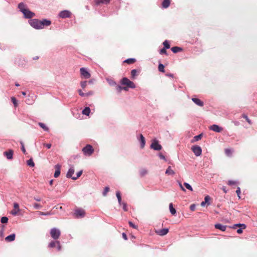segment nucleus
Here are the masks:
<instances>
[{
  "label": "nucleus",
  "mask_w": 257,
  "mask_h": 257,
  "mask_svg": "<svg viewBox=\"0 0 257 257\" xmlns=\"http://www.w3.org/2000/svg\"><path fill=\"white\" fill-rule=\"evenodd\" d=\"M18 8L21 12L24 17L26 19H31L35 16V14L27 9L26 5L24 3H20L18 5Z\"/></svg>",
  "instance_id": "1"
},
{
  "label": "nucleus",
  "mask_w": 257,
  "mask_h": 257,
  "mask_svg": "<svg viewBox=\"0 0 257 257\" xmlns=\"http://www.w3.org/2000/svg\"><path fill=\"white\" fill-rule=\"evenodd\" d=\"M121 83L122 85H126L128 87L131 88H136L135 83L126 77H124L121 79Z\"/></svg>",
  "instance_id": "2"
},
{
  "label": "nucleus",
  "mask_w": 257,
  "mask_h": 257,
  "mask_svg": "<svg viewBox=\"0 0 257 257\" xmlns=\"http://www.w3.org/2000/svg\"><path fill=\"white\" fill-rule=\"evenodd\" d=\"M51 237L55 240L58 239L61 235L60 230L57 228H53L50 230Z\"/></svg>",
  "instance_id": "3"
},
{
  "label": "nucleus",
  "mask_w": 257,
  "mask_h": 257,
  "mask_svg": "<svg viewBox=\"0 0 257 257\" xmlns=\"http://www.w3.org/2000/svg\"><path fill=\"white\" fill-rule=\"evenodd\" d=\"M82 151L85 155L90 156L93 153L94 149L90 145H87L83 148Z\"/></svg>",
  "instance_id": "4"
},
{
  "label": "nucleus",
  "mask_w": 257,
  "mask_h": 257,
  "mask_svg": "<svg viewBox=\"0 0 257 257\" xmlns=\"http://www.w3.org/2000/svg\"><path fill=\"white\" fill-rule=\"evenodd\" d=\"M29 23L31 25V26L33 28L37 30L40 29L39 20L37 19H30V20H29Z\"/></svg>",
  "instance_id": "5"
},
{
  "label": "nucleus",
  "mask_w": 257,
  "mask_h": 257,
  "mask_svg": "<svg viewBox=\"0 0 257 257\" xmlns=\"http://www.w3.org/2000/svg\"><path fill=\"white\" fill-rule=\"evenodd\" d=\"M191 150L196 157L200 156L201 155L202 149L200 146L197 145L193 146Z\"/></svg>",
  "instance_id": "6"
},
{
  "label": "nucleus",
  "mask_w": 257,
  "mask_h": 257,
  "mask_svg": "<svg viewBox=\"0 0 257 257\" xmlns=\"http://www.w3.org/2000/svg\"><path fill=\"white\" fill-rule=\"evenodd\" d=\"M151 148L155 151H160L162 149V146L159 144V142L156 140H154L151 145Z\"/></svg>",
  "instance_id": "7"
},
{
  "label": "nucleus",
  "mask_w": 257,
  "mask_h": 257,
  "mask_svg": "<svg viewBox=\"0 0 257 257\" xmlns=\"http://www.w3.org/2000/svg\"><path fill=\"white\" fill-rule=\"evenodd\" d=\"M81 75L85 79L89 78L91 76L90 73L85 68L82 67L80 69Z\"/></svg>",
  "instance_id": "8"
},
{
  "label": "nucleus",
  "mask_w": 257,
  "mask_h": 257,
  "mask_svg": "<svg viewBox=\"0 0 257 257\" xmlns=\"http://www.w3.org/2000/svg\"><path fill=\"white\" fill-rule=\"evenodd\" d=\"M85 215V211L82 209H77L75 210L74 215L76 218H82Z\"/></svg>",
  "instance_id": "9"
},
{
  "label": "nucleus",
  "mask_w": 257,
  "mask_h": 257,
  "mask_svg": "<svg viewBox=\"0 0 257 257\" xmlns=\"http://www.w3.org/2000/svg\"><path fill=\"white\" fill-rule=\"evenodd\" d=\"M51 24V21L48 19H43L42 20H40V29H43L46 26H49Z\"/></svg>",
  "instance_id": "10"
},
{
  "label": "nucleus",
  "mask_w": 257,
  "mask_h": 257,
  "mask_svg": "<svg viewBox=\"0 0 257 257\" xmlns=\"http://www.w3.org/2000/svg\"><path fill=\"white\" fill-rule=\"evenodd\" d=\"M71 13L68 10H64L60 12L59 16L61 18H70L71 17Z\"/></svg>",
  "instance_id": "11"
},
{
  "label": "nucleus",
  "mask_w": 257,
  "mask_h": 257,
  "mask_svg": "<svg viewBox=\"0 0 257 257\" xmlns=\"http://www.w3.org/2000/svg\"><path fill=\"white\" fill-rule=\"evenodd\" d=\"M14 209L11 211V213L13 215L16 216L17 215L18 213L20 211L19 204L17 202H15L14 203Z\"/></svg>",
  "instance_id": "12"
},
{
  "label": "nucleus",
  "mask_w": 257,
  "mask_h": 257,
  "mask_svg": "<svg viewBox=\"0 0 257 257\" xmlns=\"http://www.w3.org/2000/svg\"><path fill=\"white\" fill-rule=\"evenodd\" d=\"M210 130L216 133H220L222 131V128L217 124H213L209 127Z\"/></svg>",
  "instance_id": "13"
},
{
  "label": "nucleus",
  "mask_w": 257,
  "mask_h": 257,
  "mask_svg": "<svg viewBox=\"0 0 257 257\" xmlns=\"http://www.w3.org/2000/svg\"><path fill=\"white\" fill-rule=\"evenodd\" d=\"M61 165L58 164L55 166V172L54 173V176L55 178H57L59 176L61 173Z\"/></svg>",
  "instance_id": "14"
},
{
  "label": "nucleus",
  "mask_w": 257,
  "mask_h": 257,
  "mask_svg": "<svg viewBox=\"0 0 257 257\" xmlns=\"http://www.w3.org/2000/svg\"><path fill=\"white\" fill-rule=\"evenodd\" d=\"M5 156L7 157L8 160H11L13 157V151L12 150H9L8 151L4 153Z\"/></svg>",
  "instance_id": "15"
},
{
  "label": "nucleus",
  "mask_w": 257,
  "mask_h": 257,
  "mask_svg": "<svg viewBox=\"0 0 257 257\" xmlns=\"http://www.w3.org/2000/svg\"><path fill=\"white\" fill-rule=\"evenodd\" d=\"M168 231L169 229L168 228H163L156 231V233L159 235L163 236L167 234Z\"/></svg>",
  "instance_id": "16"
},
{
  "label": "nucleus",
  "mask_w": 257,
  "mask_h": 257,
  "mask_svg": "<svg viewBox=\"0 0 257 257\" xmlns=\"http://www.w3.org/2000/svg\"><path fill=\"white\" fill-rule=\"evenodd\" d=\"M139 140L141 143V148L142 149L144 148L145 146L146 141L145 139L142 134L140 135V138L139 139Z\"/></svg>",
  "instance_id": "17"
},
{
  "label": "nucleus",
  "mask_w": 257,
  "mask_h": 257,
  "mask_svg": "<svg viewBox=\"0 0 257 257\" xmlns=\"http://www.w3.org/2000/svg\"><path fill=\"white\" fill-rule=\"evenodd\" d=\"M192 100L197 105L199 106H203V102L201 100H200L198 98H192Z\"/></svg>",
  "instance_id": "18"
},
{
  "label": "nucleus",
  "mask_w": 257,
  "mask_h": 257,
  "mask_svg": "<svg viewBox=\"0 0 257 257\" xmlns=\"http://www.w3.org/2000/svg\"><path fill=\"white\" fill-rule=\"evenodd\" d=\"M214 226L215 228L223 231H225L226 228V225H224L219 223L215 224Z\"/></svg>",
  "instance_id": "19"
},
{
  "label": "nucleus",
  "mask_w": 257,
  "mask_h": 257,
  "mask_svg": "<svg viewBox=\"0 0 257 257\" xmlns=\"http://www.w3.org/2000/svg\"><path fill=\"white\" fill-rule=\"evenodd\" d=\"M74 169L73 167H71L68 171L67 172V174H66V177L68 178H72V177H73V176H72L73 174H74Z\"/></svg>",
  "instance_id": "20"
},
{
  "label": "nucleus",
  "mask_w": 257,
  "mask_h": 257,
  "mask_svg": "<svg viewBox=\"0 0 257 257\" xmlns=\"http://www.w3.org/2000/svg\"><path fill=\"white\" fill-rule=\"evenodd\" d=\"M15 237H16L15 234L13 233V234H11L8 235V236H7L6 237L5 239L7 242H11V241H14L15 239Z\"/></svg>",
  "instance_id": "21"
},
{
  "label": "nucleus",
  "mask_w": 257,
  "mask_h": 257,
  "mask_svg": "<svg viewBox=\"0 0 257 257\" xmlns=\"http://www.w3.org/2000/svg\"><path fill=\"white\" fill-rule=\"evenodd\" d=\"M165 174L167 175H172H172H174L175 174V173L172 169L171 167L169 166L165 171Z\"/></svg>",
  "instance_id": "22"
},
{
  "label": "nucleus",
  "mask_w": 257,
  "mask_h": 257,
  "mask_svg": "<svg viewBox=\"0 0 257 257\" xmlns=\"http://www.w3.org/2000/svg\"><path fill=\"white\" fill-rule=\"evenodd\" d=\"M170 0H164L162 4V7L163 8L166 9L170 6Z\"/></svg>",
  "instance_id": "23"
},
{
  "label": "nucleus",
  "mask_w": 257,
  "mask_h": 257,
  "mask_svg": "<svg viewBox=\"0 0 257 257\" xmlns=\"http://www.w3.org/2000/svg\"><path fill=\"white\" fill-rule=\"evenodd\" d=\"M59 241L58 240H53L51 241L48 244V247L50 248H53L57 245L59 244Z\"/></svg>",
  "instance_id": "24"
},
{
  "label": "nucleus",
  "mask_w": 257,
  "mask_h": 257,
  "mask_svg": "<svg viewBox=\"0 0 257 257\" xmlns=\"http://www.w3.org/2000/svg\"><path fill=\"white\" fill-rule=\"evenodd\" d=\"M90 113V108L89 107H85L82 110V113L88 116Z\"/></svg>",
  "instance_id": "25"
},
{
  "label": "nucleus",
  "mask_w": 257,
  "mask_h": 257,
  "mask_svg": "<svg viewBox=\"0 0 257 257\" xmlns=\"http://www.w3.org/2000/svg\"><path fill=\"white\" fill-rule=\"evenodd\" d=\"M109 1L110 0H95L96 4L97 5L100 4H107Z\"/></svg>",
  "instance_id": "26"
},
{
  "label": "nucleus",
  "mask_w": 257,
  "mask_h": 257,
  "mask_svg": "<svg viewBox=\"0 0 257 257\" xmlns=\"http://www.w3.org/2000/svg\"><path fill=\"white\" fill-rule=\"evenodd\" d=\"M169 210H170V213L172 215H175L176 214V211L175 209L174 208V207L173 206V204L172 203H170V204H169Z\"/></svg>",
  "instance_id": "27"
},
{
  "label": "nucleus",
  "mask_w": 257,
  "mask_h": 257,
  "mask_svg": "<svg viewBox=\"0 0 257 257\" xmlns=\"http://www.w3.org/2000/svg\"><path fill=\"white\" fill-rule=\"evenodd\" d=\"M227 184L231 186H236L239 185V182L236 181L229 180L228 181Z\"/></svg>",
  "instance_id": "28"
},
{
  "label": "nucleus",
  "mask_w": 257,
  "mask_h": 257,
  "mask_svg": "<svg viewBox=\"0 0 257 257\" xmlns=\"http://www.w3.org/2000/svg\"><path fill=\"white\" fill-rule=\"evenodd\" d=\"M182 50V48H180V47H173L172 48H171V51L174 53H176L177 52H179L180 51H181Z\"/></svg>",
  "instance_id": "29"
},
{
  "label": "nucleus",
  "mask_w": 257,
  "mask_h": 257,
  "mask_svg": "<svg viewBox=\"0 0 257 257\" xmlns=\"http://www.w3.org/2000/svg\"><path fill=\"white\" fill-rule=\"evenodd\" d=\"M148 173V171L146 169H142L140 171V174L141 177H143Z\"/></svg>",
  "instance_id": "30"
},
{
  "label": "nucleus",
  "mask_w": 257,
  "mask_h": 257,
  "mask_svg": "<svg viewBox=\"0 0 257 257\" xmlns=\"http://www.w3.org/2000/svg\"><path fill=\"white\" fill-rule=\"evenodd\" d=\"M82 172V170H80V171L78 172L77 173L76 176H73V177H72V179H73V180H77L79 177H80L81 176Z\"/></svg>",
  "instance_id": "31"
},
{
  "label": "nucleus",
  "mask_w": 257,
  "mask_h": 257,
  "mask_svg": "<svg viewBox=\"0 0 257 257\" xmlns=\"http://www.w3.org/2000/svg\"><path fill=\"white\" fill-rule=\"evenodd\" d=\"M39 125L45 131H48L49 128L43 123L39 122Z\"/></svg>",
  "instance_id": "32"
},
{
  "label": "nucleus",
  "mask_w": 257,
  "mask_h": 257,
  "mask_svg": "<svg viewBox=\"0 0 257 257\" xmlns=\"http://www.w3.org/2000/svg\"><path fill=\"white\" fill-rule=\"evenodd\" d=\"M137 75V70L136 69H133L131 71V77L132 78L135 79L136 76Z\"/></svg>",
  "instance_id": "33"
},
{
  "label": "nucleus",
  "mask_w": 257,
  "mask_h": 257,
  "mask_svg": "<svg viewBox=\"0 0 257 257\" xmlns=\"http://www.w3.org/2000/svg\"><path fill=\"white\" fill-rule=\"evenodd\" d=\"M136 61V59L135 58H129L127 59L124 61V62L126 63L127 64H133Z\"/></svg>",
  "instance_id": "34"
},
{
  "label": "nucleus",
  "mask_w": 257,
  "mask_h": 257,
  "mask_svg": "<svg viewBox=\"0 0 257 257\" xmlns=\"http://www.w3.org/2000/svg\"><path fill=\"white\" fill-rule=\"evenodd\" d=\"M27 165L31 167L35 166V163L32 159H30L27 161Z\"/></svg>",
  "instance_id": "35"
},
{
  "label": "nucleus",
  "mask_w": 257,
  "mask_h": 257,
  "mask_svg": "<svg viewBox=\"0 0 257 257\" xmlns=\"http://www.w3.org/2000/svg\"><path fill=\"white\" fill-rule=\"evenodd\" d=\"M158 70L159 71L164 72V66L163 64L160 63L158 66Z\"/></svg>",
  "instance_id": "36"
},
{
  "label": "nucleus",
  "mask_w": 257,
  "mask_h": 257,
  "mask_svg": "<svg viewBox=\"0 0 257 257\" xmlns=\"http://www.w3.org/2000/svg\"><path fill=\"white\" fill-rule=\"evenodd\" d=\"M163 45H164V48L166 49L170 48V44L169 43V42L167 40H165L163 42Z\"/></svg>",
  "instance_id": "37"
},
{
  "label": "nucleus",
  "mask_w": 257,
  "mask_h": 257,
  "mask_svg": "<svg viewBox=\"0 0 257 257\" xmlns=\"http://www.w3.org/2000/svg\"><path fill=\"white\" fill-rule=\"evenodd\" d=\"M184 185L189 190L191 191H193L192 187H191V186L189 183L185 182L184 183Z\"/></svg>",
  "instance_id": "38"
},
{
  "label": "nucleus",
  "mask_w": 257,
  "mask_h": 257,
  "mask_svg": "<svg viewBox=\"0 0 257 257\" xmlns=\"http://www.w3.org/2000/svg\"><path fill=\"white\" fill-rule=\"evenodd\" d=\"M236 226L239 227V228L237 230V232L239 234H241V223H239L234 225L233 228H235Z\"/></svg>",
  "instance_id": "39"
},
{
  "label": "nucleus",
  "mask_w": 257,
  "mask_h": 257,
  "mask_svg": "<svg viewBox=\"0 0 257 257\" xmlns=\"http://www.w3.org/2000/svg\"><path fill=\"white\" fill-rule=\"evenodd\" d=\"M1 221L2 223H6L8 221V218L6 216L2 217Z\"/></svg>",
  "instance_id": "40"
},
{
  "label": "nucleus",
  "mask_w": 257,
  "mask_h": 257,
  "mask_svg": "<svg viewBox=\"0 0 257 257\" xmlns=\"http://www.w3.org/2000/svg\"><path fill=\"white\" fill-rule=\"evenodd\" d=\"M11 100H12V101L13 103L14 104V106L15 107H17L18 106V103H17V100L16 98L14 97H12L11 98Z\"/></svg>",
  "instance_id": "41"
},
{
  "label": "nucleus",
  "mask_w": 257,
  "mask_h": 257,
  "mask_svg": "<svg viewBox=\"0 0 257 257\" xmlns=\"http://www.w3.org/2000/svg\"><path fill=\"white\" fill-rule=\"evenodd\" d=\"M210 199V198L209 196L207 195L205 197L204 201L208 205H210V203H209Z\"/></svg>",
  "instance_id": "42"
},
{
  "label": "nucleus",
  "mask_w": 257,
  "mask_h": 257,
  "mask_svg": "<svg viewBox=\"0 0 257 257\" xmlns=\"http://www.w3.org/2000/svg\"><path fill=\"white\" fill-rule=\"evenodd\" d=\"M20 144L21 145V149H22V152L24 154H26V149H25V147H24V143L22 141H21L20 142Z\"/></svg>",
  "instance_id": "43"
},
{
  "label": "nucleus",
  "mask_w": 257,
  "mask_h": 257,
  "mask_svg": "<svg viewBox=\"0 0 257 257\" xmlns=\"http://www.w3.org/2000/svg\"><path fill=\"white\" fill-rule=\"evenodd\" d=\"M38 213L41 215H49L51 214V213L50 212H47L45 213L41 211H38Z\"/></svg>",
  "instance_id": "44"
},
{
  "label": "nucleus",
  "mask_w": 257,
  "mask_h": 257,
  "mask_svg": "<svg viewBox=\"0 0 257 257\" xmlns=\"http://www.w3.org/2000/svg\"><path fill=\"white\" fill-rule=\"evenodd\" d=\"M109 188L108 187H105L104 190L103 192V195L106 196L107 192L109 191Z\"/></svg>",
  "instance_id": "45"
},
{
  "label": "nucleus",
  "mask_w": 257,
  "mask_h": 257,
  "mask_svg": "<svg viewBox=\"0 0 257 257\" xmlns=\"http://www.w3.org/2000/svg\"><path fill=\"white\" fill-rule=\"evenodd\" d=\"M202 134L197 135L194 137V139L195 141H197L201 139Z\"/></svg>",
  "instance_id": "46"
},
{
  "label": "nucleus",
  "mask_w": 257,
  "mask_h": 257,
  "mask_svg": "<svg viewBox=\"0 0 257 257\" xmlns=\"http://www.w3.org/2000/svg\"><path fill=\"white\" fill-rule=\"evenodd\" d=\"M225 153L226 155L229 156L231 154L232 151H231V150H230L229 149H226L225 150Z\"/></svg>",
  "instance_id": "47"
},
{
  "label": "nucleus",
  "mask_w": 257,
  "mask_h": 257,
  "mask_svg": "<svg viewBox=\"0 0 257 257\" xmlns=\"http://www.w3.org/2000/svg\"><path fill=\"white\" fill-rule=\"evenodd\" d=\"M122 209H123V210L124 211H127V208L126 203H125V202H122Z\"/></svg>",
  "instance_id": "48"
},
{
  "label": "nucleus",
  "mask_w": 257,
  "mask_h": 257,
  "mask_svg": "<svg viewBox=\"0 0 257 257\" xmlns=\"http://www.w3.org/2000/svg\"><path fill=\"white\" fill-rule=\"evenodd\" d=\"M116 196L118 200H120L121 199V197L119 191H117L116 192Z\"/></svg>",
  "instance_id": "49"
},
{
  "label": "nucleus",
  "mask_w": 257,
  "mask_h": 257,
  "mask_svg": "<svg viewBox=\"0 0 257 257\" xmlns=\"http://www.w3.org/2000/svg\"><path fill=\"white\" fill-rule=\"evenodd\" d=\"M116 196L118 200H120L121 199V197L119 191H117L116 192Z\"/></svg>",
  "instance_id": "50"
},
{
  "label": "nucleus",
  "mask_w": 257,
  "mask_h": 257,
  "mask_svg": "<svg viewBox=\"0 0 257 257\" xmlns=\"http://www.w3.org/2000/svg\"><path fill=\"white\" fill-rule=\"evenodd\" d=\"M87 82L86 81H82L81 82V86L83 89H84L86 87L87 85Z\"/></svg>",
  "instance_id": "51"
},
{
  "label": "nucleus",
  "mask_w": 257,
  "mask_h": 257,
  "mask_svg": "<svg viewBox=\"0 0 257 257\" xmlns=\"http://www.w3.org/2000/svg\"><path fill=\"white\" fill-rule=\"evenodd\" d=\"M236 193L238 196V197H239V198H241V196H240V189L239 187H237V190L236 191Z\"/></svg>",
  "instance_id": "52"
},
{
  "label": "nucleus",
  "mask_w": 257,
  "mask_h": 257,
  "mask_svg": "<svg viewBox=\"0 0 257 257\" xmlns=\"http://www.w3.org/2000/svg\"><path fill=\"white\" fill-rule=\"evenodd\" d=\"M34 207L35 209H37L41 208L42 207V206L40 205L39 204L35 203L34 204Z\"/></svg>",
  "instance_id": "53"
},
{
  "label": "nucleus",
  "mask_w": 257,
  "mask_h": 257,
  "mask_svg": "<svg viewBox=\"0 0 257 257\" xmlns=\"http://www.w3.org/2000/svg\"><path fill=\"white\" fill-rule=\"evenodd\" d=\"M129 225L131 227H133V228H137V226L134 224L132 221L128 222Z\"/></svg>",
  "instance_id": "54"
},
{
  "label": "nucleus",
  "mask_w": 257,
  "mask_h": 257,
  "mask_svg": "<svg viewBox=\"0 0 257 257\" xmlns=\"http://www.w3.org/2000/svg\"><path fill=\"white\" fill-rule=\"evenodd\" d=\"M159 157L160 158V159L164 160L165 161H166V159L165 156H164L162 153L159 154Z\"/></svg>",
  "instance_id": "55"
},
{
  "label": "nucleus",
  "mask_w": 257,
  "mask_h": 257,
  "mask_svg": "<svg viewBox=\"0 0 257 257\" xmlns=\"http://www.w3.org/2000/svg\"><path fill=\"white\" fill-rule=\"evenodd\" d=\"M166 49L164 48H163L162 49H161L160 51V53L161 54H167V51L166 50Z\"/></svg>",
  "instance_id": "56"
},
{
  "label": "nucleus",
  "mask_w": 257,
  "mask_h": 257,
  "mask_svg": "<svg viewBox=\"0 0 257 257\" xmlns=\"http://www.w3.org/2000/svg\"><path fill=\"white\" fill-rule=\"evenodd\" d=\"M78 92L79 95L82 97L85 96L86 95V94L83 93L81 89L78 90Z\"/></svg>",
  "instance_id": "57"
},
{
  "label": "nucleus",
  "mask_w": 257,
  "mask_h": 257,
  "mask_svg": "<svg viewBox=\"0 0 257 257\" xmlns=\"http://www.w3.org/2000/svg\"><path fill=\"white\" fill-rule=\"evenodd\" d=\"M108 83H109L110 85H116V82H115L114 81L112 80H108Z\"/></svg>",
  "instance_id": "58"
},
{
  "label": "nucleus",
  "mask_w": 257,
  "mask_h": 257,
  "mask_svg": "<svg viewBox=\"0 0 257 257\" xmlns=\"http://www.w3.org/2000/svg\"><path fill=\"white\" fill-rule=\"evenodd\" d=\"M243 117L246 119V120L248 122L249 124L251 123L250 120L248 118V117L246 115H243Z\"/></svg>",
  "instance_id": "59"
},
{
  "label": "nucleus",
  "mask_w": 257,
  "mask_h": 257,
  "mask_svg": "<svg viewBox=\"0 0 257 257\" xmlns=\"http://www.w3.org/2000/svg\"><path fill=\"white\" fill-rule=\"evenodd\" d=\"M195 207H195V204H192L190 206V209L191 210L194 211L195 210Z\"/></svg>",
  "instance_id": "60"
},
{
  "label": "nucleus",
  "mask_w": 257,
  "mask_h": 257,
  "mask_svg": "<svg viewBox=\"0 0 257 257\" xmlns=\"http://www.w3.org/2000/svg\"><path fill=\"white\" fill-rule=\"evenodd\" d=\"M122 236L124 240H127V235H126V234L125 233H124V232L122 233Z\"/></svg>",
  "instance_id": "61"
},
{
  "label": "nucleus",
  "mask_w": 257,
  "mask_h": 257,
  "mask_svg": "<svg viewBox=\"0 0 257 257\" xmlns=\"http://www.w3.org/2000/svg\"><path fill=\"white\" fill-rule=\"evenodd\" d=\"M56 246H57V250H58V251L61 250V245H60V242H59V244H57V245H56Z\"/></svg>",
  "instance_id": "62"
},
{
  "label": "nucleus",
  "mask_w": 257,
  "mask_h": 257,
  "mask_svg": "<svg viewBox=\"0 0 257 257\" xmlns=\"http://www.w3.org/2000/svg\"><path fill=\"white\" fill-rule=\"evenodd\" d=\"M116 89L118 92H120L122 89V87H121L120 86H117L116 87Z\"/></svg>",
  "instance_id": "63"
},
{
  "label": "nucleus",
  "mask_w": 257,
  "mask_h": 257,
  "mask_svg": "<svg viewBox=\"0 0 257 257\" xmlns=\"http://www.w3.org/2000/svg\"><path fill=\"white\" fill-rule=\"evenodd\" d=\"M44 145L48 148L50 149L51 147V144H44Z\"/></svg>",
  "instance_id": "64"
}]
</instances>
